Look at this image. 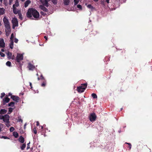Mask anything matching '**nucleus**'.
I'll list each match as a JSON object with an SVG mask.
<instances>
[{
    "instance_id": "12",
    "label": "nucleus",
    "mask_w": 152,
    "mask_h": 152,
    "mask_svg": "<svg viewBox=\"0 0 152 152\" xmlns=\"http://www.w3.org/2000/svg\"><path fill=\"white\" fill-rule=\"evenodd\" d=\"M28 67L29 70H33L35 68V67L30 63L28 64Z\"/></svg>"
},
{
    "instance_id": "3",
    "label": "nucleus",
    "mask_w": 152,
    "mask_h": 152,
    "mask_svg": "<svg viewBox=\"0 0 152 152\" xmlns=\"http://www.w3.org/2000/svg\"><path fill=\"white\" fill-rule=\"evenodd\" d=\"M87 83L82 84L81 86L77 88V90L78 92L82 93L84 91L87 86Z\"/></svg>"
},
{
    "instance_id": "6",
    "label": "nucleus",
    "mask_w": 152,
    "mask_h": 152,
    "mask_svg": "<svg viewBox=\"0 0 152 152\" xmlns=\"http://www.w3.org/2000/svg\"><path fill=\"white\" fill-rule=\"evenodd\" d=\"M96 118V115L94 113H91L90 115V120L91 121H95Z\"/></svg>"
},
{
    "instance_id": "8",
    "label": "nucleus",
    "mask_w": 152,
    "mask_h": 152,
    "mask_svg": "<svg viewBox=\"0 0 152 152\" xmlns=\"http://www.w3.org/2000/svg\"><path fill=\"white\" fill-rule=\"evenodd\" d=\"M12 8L13 12L15 14H17L20 12V10H18L15 7V4L13 5Z\"/></svg>"
},
{
    "instance_id": "57",
    "label": "nucleus",
    "mask_w": 152,
    "mask_h": 152,
    "mask_svg": "<svg viewBox=\"0 0 152 152\" xmlns=\"http://www.w3.org/2000/svg\"><path fill=\"white\" fill-rule=\"evenodd\" d=\"M131 146H132L131 145H129V150H130L131 149Z\"/></svg>"
},
{
    "instance_id": "4",
    "label": "nucleus",
    "mask_w": 152,
    "mask_h": 152,
    "mask_svg": "<svg viewBox=\"0 0 152 152\" xmlns=\"http://www.w3.org/2000/svg\"><path fill=\"white\" fill-rule=\"evenodd\" d=\"M23 56L22 54L20 53H17L16 59V61L17 62L20 63V61L23 60Z\"/></svg>"
},
{
    "instance_id": "38",
    "label": "nucleus",
    "mask_w": 152,
    "mask_h": 152,
    "mask_svg": "<svg viewBox=\"0 0 152 152\" xmlns=\"http://www.w3.org/2000/svg\"><path fill=\"white\" fill-rule=\"evenodd\" d=\"M40 79L41 80H45L44 77H43L42 75H41L40 77Z\"/></svg>"
},
{
    "instance_id": "42",
    "label": "nucleus",
    "mask_w": 152,
    "mask_h": 152,
    "mask_svg": "<svg viewBox=\"0 0 152 152\" xmlns=\"http://www.w3.org/2000/svg\"><path fill=\"white\" fill-rule=\"evenodd\" d=\"M30 144V142H29L27 144V149H28L30 148V145L29 144Z\"/></svg>"
},
{
    "instance_id": "34",
    "label": "nucleus",
    "mask_w": 152,
    "mask_h": 152,
    "mask_svg": "<svg viewBox=\"0 0 152 152\" xmlns=\"http://www.w3.org/2000/svg\"><path fill=\"white\" fill-rule=\"evenodd\" d=\"M10 131L11 132H13V131L15 129H14V128L13 127H11L10 128Z\"/></svg>"
},
{
    "instance_id": "2",
    "label": "nucleus",
    "mask_w": 152,
    "mask_h": 152,
    "mask_svg": "<svg viewBox=\"0 0 152 152\" xmlns=\"http://www.w3.org/2000/svg\"><path fill=\"white\" fill-rule=\"evenodd\" d=\"M3 21L5 28H6L7 29H10V23L8 18L6 16H4L3 18Z\"/></svg>"
},
{
    "instance_id": "35",
    "label": "nucleus",
    "mask_w": 152,
    "mask_h": 152,
    "mask_svg": "<svg viewBox=\"0 0 152 152\" xmlns=\"http://www.w3.org/2000/svg\"><path fill=\"white\" fill-rule=\"evenodd\" d=\"M5 95V94L4 93H2L1 94V95L0 96V97L1 98H2L3 97H4Z\"/></svg>"
},
{
    "instance_id": "21",
    "label": "nucleus",
    "mask_w": 152,
    "mask_h": 152,
    "mask_svg": "<svg viewBox=\"0 0 152 152\" xmlns=\"http://www.w3.org/2000/svg\"><path fill=\"white\" fill-rule=\"evenodd\" d=\"M10 44H9V46L10 47V48L12 49L13 48V45H14V42L13 40L12 41H10Z\"/></svg>"
},
{
    "instance_id": "39",
    "label": "nucleus",
    "mask_w": 152,
    "mask_h": 152,
    "mask_svg": "<svg viewBox=\"0 0 152 152\" xmlns=\"http://www.w3.org/2000/svg\"><path fill=\"white\" fill-rule=\"evenodd\" d=\"M0 55L1 57H4L5 56V54L4 53L1 52H0Z\"/></svg>"
},
{
    "instance_id": "50",
    "label": "nucleus",
    "mask_w": 152,
    "mask_h": 152,
    "mask_svg": "<svg viewBox=\"0 0 152 152\" xmlns=\"http://www.w3.org/2000/svg\"><path fill=\"white\" fill-rule=\"evenodd\" d=\"M2 125V124H0V132H1V126Z\"/></svg>"
},
{
    "instance_id": "51",
    "label": "nucleus",
    "mask_w": 152,
    "mask_h": 152,
    "mask_svg": "<svg viewBox=\"0 0 152 152\" xmlns=\"http://www.w3.org/2000/svg\"><path fill=\"white\" fill-rule=\"evenodd\" d=\"M36 123H37L36 125L37 126H38L39 125V123L38 121H37Z\"/></svg>"
},
{
    "instance_id": "61",
    "label": "nucleus",
    "mask_w": 152,
    "mask_h": 152,
    "mask_svg": "<svg viewBox=\"0 0 152 152\" xmlns=\"http://www.w3.org/2000/svg\"><path fill=\"white\" fill-rule=\"evenodd\" d=\"M41 129H43V126H41Z\"/></svg>"
},
{
    "instance_id": "30",
    "label": "nucleus",
    "mask_w": 152,
    "mask_h": 152,
    "mask_svg": "<svg viewBox=\"0 0 152 152\" xmlns=\"http://www.w3.org/2000/svg\"><path fill=\"white\" fill-rule=\"evenodd\" d=\"M7 66H11V63L10 61H7L6 63Z\"/></svg>"
},
{
    "instance_id": "49",
    "label": "nucleus",
    "mask_w": 152,
    "mask_h": 152,
    "mask_svg": "<svg viewBox=\"0 0 152 152\" xmlns=\"http://www.w3.org/2000/svg\"><path fill=\"white\" fill-rule=\"evenodd\" d=\"M2 137H3L4 139H9V138L6 136H3Z\"/></svg>"
},
{
    "instance_id": "60",
    "label": "nucleus",
    "mask_w": 152,
    "mask_h": 152,
    "mask_svg": "<svg viewBox=\"0 0 152 152\" xmlns=\"http://www.w3.org/2000/svg\"><path fill=\"white\" fill-rule=\"evenodd\" d=\"M95 2H96L98 1V0H93Z\"/></svg>"
},
{
    "instance_id": "25",
    "label": "nucleus",
    "mask_w": 152,
    "mask_h": 152,
    "mask_svg": "<svg viewBox=\"0 0 152 152\" xmlns=\"http://www.w3.org/2000/svg\"><path fill=\"white\" fill-rule=\"evenodd\" d=\"M15 103L13 102H12L8 104L9 106L13 107L14 106Z\"/></svg>"
},
{
    "instance_id": "27",
    "label": "nucleus",
    "mask_w": 152,
    "mask_h": 152,
    "mask_svg": "<svg viewBox=\"0 0 152 152\" xmlns=\"http://www.w3.org/2000/svg\"><path fill=\"white\" fill-rule=\"evenodd\" d=\"M26 147V144L25 143L23 144L21 146V148L22 150H24Z\"/></svg>"
},
{
    "instance_id": "5",
    "label": "nucleus",
    "mask_w": 152,
    "mask_h": 152,
    "mask_svg": "<svg viewBox=\"0 0 152 152\" xmlns=\"http://www.w3.org/2000/svg\"><path fill=\"white\" fill-rule=\"evenodd\" d=\"M12 28L14 29L16 26H18V22L17 19L16 18H13L12 20Z\"/></svg>"
},
{
    "instance_id": "53",
    "label": "nucleus",
    "mask_w": 152,
    "mask_h": 152,
    "mask_svg": "<svg viewBox=\"0 0 152 152\" xmlns=\"http://www.w3.org/2000/svg\"><path fill=\"white\" fill-rule=\"evenodd\" d=\"M125 143V144H128L129 146V145H131V143H127V142H126Z\"/></svg>"
},
{
    "instance_id": "37",
    "label": "nucleus",
    "mask_w": 152,
    "mask_h": 152,
    "mask_svg": "<svg viewBox=\"0 0 152 152\" xmlns=\"http://www.w3.org/2000/svg\"><path fill=\"white\" fill-rule=\"evenodd\" d=\"M33 132L35 134H37V130L35 127H34L33 129Z\"/></svg>"
},
{
    "instance_id": "52",
    "label": "nucleus",
    "mask_w": 152,
    "mask_h": 152,
    "mask_svg": "<svg viewBox=\"0 0 152 152\" xmlns=\"http://www.w3.org/2000/svg\"><path fill=\"white\" fill-rule=\"evenodd\" d=\"M44 38L45 39H46V40H48V37L47 36H45L44 37Z\"/></svg>"
},
{
    "instance_id": "10",
    "label": "nucleus",
    "mask_w": 152,
    "mask_h": 152,
    "mask_svg": "<svg viewBox=\"0 0 152 152\" xmlns=\"http://www.w3.org/2000/svg\"><path fill=\"white\" fill-rule=\"evenodd\" d=\"M10 101V99L8 97V96L6 95L5 98L3 100V105H5L6 103H8Z\"/></svg>"
},
{
    "instance_id": "26",
    "label": "nucleus",
    "mask_w": 152,
    "mask_h": 152,
    "mask_svg": "<svg viewBox=\"0 0 152 152\" xmlns=\"http://www.w3.org/2000/svg\"><path fill=\"white\" fill-rule=\"evenodd\" d=\"M46 81L45 80H44L43 83H42L41 86L42 87H44L46 86Z\"/></svg>"
},
{
    "instance_id": "59",
    "label": "nucleus",
    "mask_w": 152,
    "mask_h": 152,
    "mask_svg": "<svg viewBox=\"0 0 152 152\" xmlns=\"http://www.w3.org/2000/svg\"><path fill=\"white\" fill-rule=\"evenodd\" d=\"M37 79L38 80H40V77H38Z\"/></svg>"
},
{
    "instance_id": "19",
    "label": "nucleus",
    "mask_w": 152,
    "mask_h": 152,
    "mask_svg": "<svg viewBox=\"0 0 152 152\" xmlns=\"http://www.w3.org/2000/svg\"><path fill=\"white\" fill-rule=\"evenodd\" d=\"M5 9L3 8H0V15L4 14L5 13Z\"/></svg>"
},
{
    "instance_id": "1",
    "label": "nucleus",
    "mask_w": 152,
    "mask_h": 152,
    "mask_svg": "<svg viewBox=\"0 0 152 152\" xmlns=\"http://www.w3.org/2000/svg\"><path fill=\"white\" fill-rule=\"evenodd\" d=\"M39 13L37 10L33 8L29 9L26 13V16L29 18L32 17L33 15L35 18H39Z\"/></svg>"
},
{
    "instance_id": "48",
    "label": "nucleus",
    "mask_w": 152,
    "mask_h": 152,
    "mask_svg": "<svg viewBox=\"0 0 152 152\" xmlns=\"http://www.w3.org/2000/svg\"><path fill=\"white\" fill-rule=\"evenodd\" d=\"M29 84H30V86L31 87V88L32 89V85L31 83V82H29Z\"/></svg>"
},
{
    "instance_id": "58",
    "label": "nucleus",
    "mask_w": 152,
    "mask_h": 152,
    "mask_svg": "<svg viewBox=\"0 0 152 152\" xmlns=\"http://www.w3.org/2000/svg\"><path fill=\"white\" fill-rule=\"evenodd\" d=\"M1 51L2 52H4V50L3 49H1Z\"/></svg>"
},
{
    "instance_id": "7",
    "label": "nucleus",
    "mask_w": 152,
    "mask_h": 152,
    "mask_svg": "<svg viewBox=\"0 0 152 152\" xmlns=\"http://www.w3.org/2000/svg\"><path fill=\"white\" fill-rule=\"evenodd\" d=\"M9 118L10 116L9 115L7 114L5 115H4V118L3 120V121L7 124H9Z\"/></svg>"
},
{
    "instance_id": "14",
    "label": "nucleus",
    "mask_w": 152,
    "mask_h": 152,
    "mask_svg": "<svg viewBox=\"0 0 152 152\" xmlns=\"http://www.w3.org/2000/svg\"><path fill=\"white\" fill-rule=\"evenodd\" d=\"M45 6L43 5H40L39 6V8L41 10H42L44 11L45 12H48V10L44 6Z\"/></svg>"
},
{
    "instance_id": "29",
    "label": "nucleus",
    "mask_w": 152,
    "mask_h": 152,
    "mask_svg": "<svg viewBox=\"0 0 152 152\" xmlns=\"http://www.w3.org/2000/svg\"><path fill=\"white\" fill-rule=\"evenodd\" d=\"M9 110H8V114H10L11 113L13 110V108H12V107H10L8 109Z\"/></svg>"
},
{
    "instance_id": "16",
    "label": "nucleus",
    "mask_w": 152,
    "mask_h": 152,
    "mask_svg": "<svg viewBox=\"0 0 152 152\" xmlns=\"http://www.w3.org/2000/svg\"><path fill=\"white\" fill-rule=\"evenodd\" d=\"M18 140L21 143H23L24 142V139L22 136H20L18 139Z\"/></svg>"
},
{
    "instance_id": "33",
    "label": "nucleus",
    "mask_w": 152,
    "mask_h": 152,
    "mask_svg": "<svg viewBox=\"0 0 152 152\" xmlns=\"http://www.w3.org/2000/svg\"><path fill=\"white\" fill-rule=\"evenodd\" d=\"M75 5H77L79 1V0H74Z\"/></svg>"
},
{
    "instance_id": "63",
    "label": "nucleus",
    "mask_w": 152,
    "mask_h": 152,
    "mask_svg": "<svg viewBox=\"0 0 152 152\" xmlns=\"http://www.w3.org/2000/svg\"><path fill=\"white\" fill-rule=\"evenodd\" d=\"M2 0H0V2H1V3H2Z\"/></svg>"
},
{
    "instance_id": "62",
    "label": "nucleus",
    "mask_w": 152,
    "mask_h": 152,
    "mask_svg": "<svg viewBox=\"0 0 152 152\" xmlns=\"http://www.w3.org/2000/svg\"><path fill=\"white\" fill-rule=\"evenodd\" d=\"M15 4H16V6H17V7L18 6V4H17L16 3H15Z\"/></svg>"
},
{
    "instance_id": "17",
    "label": "nucleus",
    "mask_w": 152,
    "mask_h": 152,
    "mask_svg": "<svg viewBox=\"0 0 152 152\" xmlns=\"http://www.w3.org/2000/svg\"><path fill=\"white\" fill-rule=\"evenodd\" d=\"M31 3V1L30 0H27L24 3V7H27L29 5V4H30Z\"/></svg>"
},
{
    "instance_id": "20",
    "label": "nucleus",
    "mask_w": 152,
    "mask_h": 152,
    "mask_svg": "<svg viewBox=\"0 0 152 152\" xmlns=\"http://www.w3.org/2000/svg\"><path fill=\"white\" fill-rule=\"evenodd\" d=\"M10 29H7L6 28L5 29V31L6 32V35L7 36H8L10 34Z\"/></svg>"
},
{
    "instance_id": "31",
    "label": "nucleus",
    "mask_w": 152,
    "mask_h": 152,
    "mask_svg": "<svg viewBox=\"0 0 152 152\" xmlns=\"http://www.w3.org/2000/svg\"><path fill=\"white\" fill-rule=\"evenodd\" d=\"M19 16V18L20 19L22 20L23 19V18L22 17V15L21 14V13L20 12L18 14Z\"/></svg>"
},
{
    "instance_id": "18",
    "label": "nucleus",
    "mask_w": 152,
    "mask_h": 152,
    "mask_svg": "<svg viewBox=\"0 0 152 152\" xmlns=\"http://www.w3.org/2000/svg\"><path fill=\"white\" fill-rule=\"evenodd\" d=\"M7 111L4 109H2L0 111V114L1 115L7 113Z\"/></svg>"
},
{
    "instance_id": "54",
    "label": "nucleus",
    "mask_w": 152,
    "mask_h": 152,
    "mask_svg": "<svg viewBox=\"0 0 152 152\" xmlns=\"http://www.w3.org/2000/svg\"><path fill=\"white\" fill-rule=\"evenodd\" d=\"M6 125L8 127H9V126H10V125L9 124H7V123H6Z\"/></svg>"
},
{
    "instance_id": "11",
    "label": "nucleus",
    "mask_w": 152,
    "mask_h": 152,
    "mask_svg": "<svg viewBox=\"0 0 152 152\" xmlns=\"http://www.w3.org/2000/svg\"><path fill=\"white\" fill-rule=\"evenodd\" d=\"M40 1L43 4V5L45 6L46 7L49 6V4L47 0H40Z\"/></svg>"
},
{
    "instance_id": "24",
    "label": "nucleus",
    "mask_w": 152,
    "mask_h": 152,
    "mask_svg": "<svg viewBox=\"0 0 152 152\" xmlns=\"http://www.w3.org/2000/svg\"><path fill=\"white\" fill-rule=\"evenodd\" d=\"M13 135L15 138H17L18 136V133L16 132H14L13 133Z\"/></svg>"
},
{
    "instance_id": "55",
    "label": "nucleus",
    "mask_w": 152,
    "mask_h": 152,
    "mask_svg": "<svg viewBox=\"0 0 152 152\" xmlns=\"http://www.w3.org/2000/svg\"><path fill=\"white\" fill-rule=\"evenodd\" d=\"M106 1L107 3H109V0H106Z\"/></svg>"
},
{
    "instance_id": "32",
    "label": "nucleus",
    "mask_w": 152,
    "mask_h": 152,
    "mask_svg": "<svg viewBox=\"0 0 152 152\" xmlns=\"http://www.w3.org/2000/svg\"><path fill=\"white\" fill-rule=\"evenodd\" d=\"M14 37V36L13 33H12L11 35V37L10 38V41L13 40V39Z\"/></svg>"
},
{
    "instance_id": "15",
    "label": "nucleus",
    "mask_w": 152,
    "mask_h": 152,
    "mask_svg": "<svg viewBox=\"0 0 152 152\" xmlns=\"http://www.w3.org/2000/svg\"><path fill=\"white\" fill-rule=\"evenodd\" d=\"M97 33H98V32L97 31H94V30H93L91 31V34H90V35H91L90 37L94 36Z\"/></svg>"
},
{
    "instance_id": "28",
    "label": "nucleus",
    "mask_w": 152,
    "mask_h": 152,
    "mask_svg": "<svg viewBox=\"0 0 152 152\" xmlns=\"http://www.w3.org/2000/svg\"><path fill=\"white\" fill-rule=\"evenodd\" d=\"M91 96L94 99H96L97 97V95L95 93L92 94H91Z\"/></svg>"
},
{
    "instance_id": "40",
    "label": "nucleus",
    "mask_w": 152,
    "mask_h": 152,
    "mask_svg": "<svg viewBox=\"0 0 152 152\" xmlns=\"http://www.w3.org/2000/svg\"><path fill=\"white\" fill-rule=\"evenodd\" d=\"M87 7L88 8H90L91 9H92V8H93V6L91 4L88 5L87 6Z\"/></svg>"
},
{
    "instance_id": "43",
    "label": "nucleus",
    "mask_w": 152,
    "mask_h": 152,
    "mask_svg": "<svg viewBox=\"0 0 152 152\" xmlns=\"http://www.w3.org/2000/svg\"><path fill=\"white\" fill-rule=\"evenodd\" d=\"M11 59H12V60L14 59L15 58V56L14 55H13L12 56L11 58H10Z\"/></svg>"
},
{
    "instance_id": "64",
    "label": "nucleus",
    "mask_w": 152,
    "mask_h": 152,
    "mask_svg": "<svg viewBox=\"0 0 152 152\" xmlns=\"http://www.w3.org/2000/svg\"><path fill=\"white\" fill-rule=\"evenodd\" d=\"M2 33V32L1 31H0V35Z\"/></svg>"
},
{
    "instance_id": "22",
    "label": "nucleus",
    "mask_w": 152,
    "mask_h": 152,
    "mask_svg": "<svg viewBox=\"0 0 152 152\" xmlns=\"http://www.w3.org/2000/svg\"><path fill=\"white\" fill-rule=\"evenodd\" d=\"M7 58L9 59H11L10 58H11V56L12 55V53L11 52H10L9 51H8L7 53Z\"/></svg>"
},
{
    "instance_id": "44",
    "label": "nucleus",
    "mask_w": 152,
    "mask_h": 152,
    "mask_svg": "<svg viewBox=\"0 0 152 152\" xmlns=\"http://www.w3.org/2000/svg\"><path fill=\"white\" fill-rule=\"evenodd\" d=\"M4 118V116L2 115H0V119L3 120Z\"/></svg>"
},
{
    "instance_id": "36",
    "label": "nucleus",
    "mask_w": 152,
    "mask_h": 152,
    "mask_svg": "<svg viewBox=\"0 0 152 152\" xmlns=\"http://www.w3.org/2000/svg\"><path fill=\"white\" fill-rule=\"evenodd\" d=\"M77 7L80 9H82V6L80 4H78L77 6Z\"/></svg>"
},
{
    "instance_id": "13",
    "label": "nucleus",
    "mask_w": 152,
    "mask_h": 152,
    "mask_svg": "<svg viewBox=\"0 0 152 152\" xmlns=\"http://www.w3.org/2000/svg\"><path fill=\"white\" fill-rule=\"evenodd\" d=\"M5 43L3 39H0V48H4L5 47Z\"/></svg>"
},
{
    "instance_id": "23",
    "label": "nucleus",
    "mask_w": 152,
    "mask_h": 152,
    "mask_svg": "<svg viewBox=\"0 0 152 152\" xmlns=\"http://www.w3.org/2000/svg\"><path fill=\"white\" fill-rule=\"evenodd\" d=\"M64 4L65 5H68L70 2L69 0H64Z\"/></svg>"
},
{
    "instance_id": "41",
    "label": "nucleus",
    "mask_w": 152,
    "mask_h": 152,
    "mask_svg": "<svg viewBox=\"0 0 152 152\" xmlns=\"http://www.w3.org/2000/svg\"><path fill=\"white\" fill-rule=\"evenodd\" d=\"M18 121L19 122H23V120L21 118H19V117H18Z\"/></svg>"
},
{
    "instance_id": "46",
    "label": "nucleus",
    "mask_w": 152,
    "mask_h": 152,
    "mask_svg": "<svg viewBox=\"0 0 152 152\" xmlns=\"http://www.w3.org/2000/svg\"><path fill=\"white\" fill-rule=\"evenodd\" d=\"M18 39H17L16 38H15L14 42L16 43H17L18 42Z\"/></svg>"
},
{
    "instance_id": "45",
    "label": "nucleus",
    "mask_w": 152,
    "mask_h": 152,
    "mask_svg": "<svg viewBox=\"0 0 152 152\" xmlns=\"http://www.w3.org/2000/svg\"><path fill=\"white\" fill-rule=\"evenodd\" d=\"M13 0H9V4L11 5L12 4Z\"/></svg>"
},
{
    "instance_id": "9",
    "label": "nucleus",
    "mask_w": 152,
    "mask_h": 152,
    "mask_svg": "<svg viewBox=\"0 0 152 152\" xmlns=\"http://www.w3.org/2000/svg\"><path fill=\"white\" fill-rule=\"evenodd\" d=\"M11 98L13 100L16 102H18L19 100V97L16 96L15 95H11Z\"/></svg>"
},
{
    "instance_id": "47",
    "label": "nucleus",
    "mask_w": 152,
    "mask_h": 152,
    "mask_svg": "<svg viewBox=\"0 0 152 152\" xmlns=\"http://www.w3.org/2000/svg\"><path fill=\"white\" fill-rule=\"evenodd\" d=\"M41 14L42 15L44 16L45 15V13H44L42 11L40 12Z\"/></svg>"
},
{
    "instance_id": "56",
    "label": "nucleus",
    "mask_w": 152,
    "mask_h": 152,
    "mask_svg": "<svg viewBox=\"0 0 152 152\" xmlns=\"http://www.w3.org/2000/svg\"><path fill=\"white\" fill-rule=\"evenodd\" d=\"M8 95L11 96V95H12V94H11V93H10L8 94Z\"/></svg>"
}]
</instances>
